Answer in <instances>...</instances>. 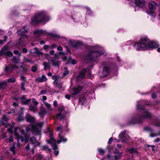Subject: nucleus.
I'll list each match as a JSON object with an SVG mask.
<instances>
[{
  "label": "nucleus",
  "instance_id": "1",
  "mask_svg": "<svg viewBox=\"0 0 160 160\" xmlns=\"http://www.w3.org/2000/svg\"><path fill=\"white\" fill-rule=\"evenodd\" d=\"M134 46L138 50H147L155 48L158 47V45L153 41L149 42L146 38H142L138 43H134Z\"/></svg>",
  "mask_w": 160,
  "mask_h": 160
},
{
  "label": "nucleus",
  "instance_id": "2",
  "mask_svg": "<svg viewBox=\"0 0 160 160\" xmlns=\"http://www.w3.org/2000/svg\"><path fill=\"white\" fill-rule=\"evenodd\" d=\"M51 19L50 17L44 11L39 12L36 14L32 18V24H36L40 22L45 24Z\"/></svg>",
  "mask_w": 160,
  "mask_h": 160
},
{
  "label": "nucleus",
  "instance_id": "3",
  "mask_svg": "<svg viewBox=\"0 0 160 160\" xmlns=\"http://www.w3.org/2000/svg\"><path fill=\"white\" fill-rule=\"evenodd\" d=\"M105 52H101L98 50L90 52L87 57V58L92 61L95 60L98 57L104 54Z\"/></svg>",
  "mask_w": 160,
  "mask_h": 160
},
{
  "label": "nucleus",
  "instance_id": "4",
  "mask_svg": "<svg viewBox=\"0 0 160 160\" xmlns=\"http://www.w3.org/2000/svg\"><path fill=\"white\" fill-rule=\"evenodd\" d=\"M149 9L147 11L148 14L152 16H154L156 12V9L157 7V3L154 1L148 3Z\"/></svg>",
  "mask_w": 160,
  "mask_h": 160
},
{
  "label": "nucleus",
  "instance_id": "5",
  "mask_svg": "<svg viewBox=\"0 0 160 160\" xmlns=\"http://www.w3.org/2000/svg\"><path fill=\"white\" fill-rule=\"evenodd\" d=\"M26 27H25L21 29L18 30L17 32V33L20 36L19 43H21L24 39L27 40L28 39L27 36L26 35L28 31V29H26Z\"/></svg>",
  "mask_w": 160,
  "mask_h": 160
},
{
  "label": "nucleus",
  "instance_id": "6",
  "mask_svg": "<svg viewBox=\"0 0 160 160\" xmlns=\"http://www.w3.org/2000/svg\"><path fill=\"white\" fill-rule=\"evenodd\" d=\"M43 123L41 122L37 123L35 125H32V131L36 134H39L40 133L41 128Z\"/></svg>",
  "mask_w": 160,
  "mask_h": 160
},
{
  "label": "nucleus",
  "instance_id": "7",
  "mask_svg": "<svg viewBox=\"0 0 160 160\" xmlns=\"http://www.w3.org/2000/svg\"><path fill=\"white\" fill-rule=\"evenodd\" d=\"M126 132L124 131L121 133L119 137L122 142L124 143H127L130 139L129 137L126 134Z\"/></svg>",
  "mask_w": 160,
  "mask_h": 160
},
{
  "label": "nucleus",
  "instance_id": "8",
  "mask_svg": "<svg viewBox=\"0 0 160 160\" xmlns=\"http://www.w3.org/2000/svg\"><path fill=\"white\" fill-rule=\"evenodd\" d=\"M52 134L50 133V140H47V141L48 143L52 144V146L53 147V149L54 150H56L58 149L57 145L56 144H53L52 143H56V141L53 138V137H52Z\"/></svg>",
  "mask_w": 160,
  "mask_h": 160
},
{
  "label": "nucleus",
  "instance_id": "9",
  "mask_svg": "<svg viewBox=\"0 0 160 160\" xmlns=\"http://www.w3.org/2000/svg\"><path fill=\"white\" fill-rule=\"evenodd\" d=\"M83 88L82 87L80 86H77L74 87L73 89L70 92L71 94L72 95H74L79 93Z\"/></svg>",
  "mask_w": 160,
  "mask_h": 160
},
{
  "label": "nucleus",
  "instance_id": "10",
  "mask_svg": "<svg viewBox=\"0 0 160 160\" xmlns=\"http://www.w3.org/2000/svg\"><path fill=\"white\" fill-rule=\"evenodd\" d=\"M30 143L33 145V147H34L39 146L40 145V143L37 141L36 138L33 137H32L30 138Z\"/></svg>",
  "mask_w": 160,
  "mask_h": 160
},
{
  "label": "nucleus",
  "instance_id": "11",
  "mask_svg": "<svg viewBox=\"0 0 160 160\" xmlns=\"http://www.w3.org/2000/svg\"><path fill=\"white\" fill-rule=\"evenodd\" d=\"M5 55L8 57H12L13 54L10 51H8L4 48H3L0 52V55Z\"/></svg>",
  "mask_w": 160,
  "mask_h": 160
},
{
  "label": "nucleus",
  "instance_id": "12",
  "mask_svg": "<svg viewBox=\"0 0 160 160\" xmlns=\"http://www.w3.org/2000/svg\"><path fill=\"white\" fill-rule=\"evenodd\" d=\"M109 69L108 67H104L102 72V75L100 76L101 78H103L109 74Z\"/></svg>",
  "mask_w": 160,
  "mask_h": 160
},
{
  "label": "nucleus",
  "instance_id": "13",
  "mask_svg": "<svg viewBox=\"0 0 160 160\" xmlns=\"http://www.w3.org/2000/svg\"><path fill=\"white\" fill-rule=\"evenodd\" d=\"M136 7L137 6L139 7H142L145 5L144 0H134Z\"/></svg>",
  "mask_w": 160,
  "mask_h": 160
},
{
  "label": "nucleus",
  "instance_id": "14",
  "mask_svg": "<svg viewBox=\"0 0 160 160\" xmlns=\"http://www.w3.org/2000/svg\"><path fill=\"white\" fill-rule=\"evenodd\" d=\"M85 72L86 70L84 69H83L79 73V74L77 76L76 79L78 82L80 81L81 79L83 78L84 77Z\"/></svg>",
  "mask_w": 160,
  "mask_h": 160
},
{
  "label": "nucleus",
  "instance_id": "15",
  "mask_svg": "<svg viewBox=\"0 0 160 160\" xmlns=\"http://www.w3.org/2000/svg\"><path fill=\"white\" fill-rule=\"evenodd\" d=\"M47 80V78L44 75H42L41 77H38L35 78L36 81L40 82H46Z\"/></svg>",
  "mask_w": 160,
  "mask_h": 160
},
{
  "label": "nucleus",
  "instance_id": "16",
  "mask_svg": "<svg viewBox=\"0 0 160 160\" xmlns=\"http://www.w3.org/2000/svg\"><path fill=\"white\" fill-rule=\"evenodd\" d=\"M26 118L27 122H30L33 123L35 122L34 118L29 115H27L26 116Z\"/></svg>",
  "mask_w": 160,
  "mask_h": 160
},
{
  "label": "nucleus",
  "instance_id": "17",
  "mask_svg": "<svg viewBox=\"0 0 160 160\" xmlns=\"http://www.w3.org/2000/svg\"><path fill=\"white\" fill-rule=\"evenodd\" d=\"M151 114L147 111H145L143 113V115L141 117V119L148 118H151Z\"/></svg>",
  "mask_w": 160,
  "mask_h": 160
},
{
  "label": "nucleus",
  "instance_id": "18",
  "mask_svg": "<svg viewBox=\"0 0 160 160\" xmlns=\"http://www.w3.org/2000/svg\"><path fill=\"white\" fill-rule=\"evenodd\" d=\"M58 136L59 139L57 141V143L59 144L61 142H65L67 141V139L65 138L64 136H62V133H59Z\"/></svg>",
  "mask_w": 160,
  "mask_h": 160
},
{
  "label": "nucleus",
  "instance_id": "19",
  "mask_svg": "<svg viewBox=\"0 0 160 160\" xmlns=\"http://www.w3.org/2000/svg\"><path fill=\"white\" fill-rule=\"evenodd\" d=\"M31 101L30 99H26V97L25 96H22L21 98V102L25 104H28Z\"/></svg>",
  "mask_w": 160,
  "mask_h": 160
},
{
  "label": "nucleus",
  "instance_id": "20",
  "mask_svg": "<svg viewBox=\"0 0 160 160\" xmlns=\"http://www.w3.org/2000/svg\"><path fill=\"white\" fill-rule=\"evenodd\" d=\"M144 130L146 131L151 132V133L150 134V136L151 137H155L158 135V134H157V133H152V129H151V128H150L149 127H145L144 128Z\"/></svg>",
  "mask_w": 160,
  "mask_h": 160
},
{
  "label": "nucleus",
  "instance_id": "21",
  "mask_svg": "<svg viewBox=\"0 0 160 160\" xmlns=\"http://www.w3.org/2000/svg\"><path fill=\"white\" fill-rule=\"evenodd\" d=\"M122 156V153L121 152H118L117 153H115V156L114 158V160H117L119 159Z\"/></svg>",
  "mask_w": 160,
  "mask_h": 160
},
{
  "label": "nucleus",
  "instance_id": "22",
  "mask_svg": "<svg viewBox=\"0 0 160 160\" xmlns=\"http://www.w3.org/2000/svg\"><path fill=\"white\" fill-rule=\"evenodd\" d=\"M141 122L142 121L141 120H139V119H138L137 121H136V119L135 118H133L130 122V123L133 124L136 123H139Z\"/></svg>",
  "mask_w": 160,
  "mask_h": 160
},
{
  "label": "nucleus",
  "instance_id": "23",
  "mask_svg": "<svg viewBox=\"0 0 160 160\" xmlns=\"http://www.w3.org/2000/svg\"><path fill=\"white\" fill-rule=\"evenodd\" d=\"M63 112V111H62L61 113L57 114V117L58 119L61 120L64 117V114Z\"/></svg>",
  "mask_w": 160,
  "mask_h": 160
},
{
  "label": "nucleus",
  "instance_id": "24",
  "mask_svg": "<svg viewBox=\"0 0 160 160\" xmlns=\"http://www.w3.org/2000/svg\"><path fill=\"white\" fill-rule=\"evenodd\" d=\"M4 70L7 73H10L12 72V67L10 65L8 67L6 66L4 68Z\"/></svg>",
  "mask_w": 160,
  "mask_h": 160
},
{
  "label": "nucleus",
  "instance_id": "25",
  "mask_svg": "<svg viewBox=\"0 0 160 160\" xmlns=\"http://www.w3.org/2000/svg\"><path fill=\"white\" fill-rule=\"evenodd\" d=\"M14 134L15 136V137L16 138V139H17V140H18V139H19V135L17 133V131L18 130V128L17 127H15L14 128Z\"/></svg>",
  "mask_w": 160,
  "mask_h": 160
},
{
  "label": "nucleus",
  "instance_id": "26",
  "mask_svg": "<svg viewBox=\"0 0 160 160\" xmlns=\"http://www.w3.org/2000/svg\"><path fill=\"white\" fill-rule=\"evenodd\" d=\"M43 65L44 67V70H45L50 68V64L46 62H43Z\"/></svg>",
  "mask_w": 160,
  "mask_h": 160
},
{
  "label": "nucleus",
  "instance_id": "27",
  "mask_svg": "<svg viewBox=\"0 0 160 160\" xmlns=\"http://www.w3.org/2000/svg\"><path fill=\"white\" fill-rule=\"evenodd\" d=\"M51 62L53 65L55 66H58L60 64V62L58 60H52Z\"/></svg>",
  "mask_w": 160,
  "mask_h": 160
},
{
  "label": "nucleus",
  "instance_id": "28",
  "mask_svg": "<svg viewBox=\"0 0 160 160\" xmlns=\"http://www.w3.org/2000/svg\"><path fill=\"white\" fill-rule=\"evenodd\" d=\"M128 151L131 153H137V150L133 148L128 149Z\"/></svg>",
  "mask_w": 160,
  "mask_h": 160
},
{
  "label": "nucleus",
  "instance_id": "29",
  "mask_svg": "<svg viewBox=\"0 0 160 160\" xmlns=\"http://www.w3.org/2000/svg\"><path fill=\"white\" fill-rule=\"evenodd\" d=\"M44 104L48 109L49 110L51 109V105L50 104L46 102H44Z\"/></svg>",
  "mask_w": 160,
  "mask_h": 160
},
{
  "label": "nucleus",
  "instance_id": "30",
  "mask_svg": "<svg viewBox=\"0 0 160 160\" xmlns=\"http://www.w3.org/2000/svg\"><path fill=\"white\" fill-rule=\"evenodd\" d=\"M32 104H33L34 106H36L38 104V102L34 98H33L32 100Z\"/></svg>",
  "mask_w": 160,
  "mask_h": 160
},
{
  "label": "nucleus",
  "instance_id": "31",
  "mask_svg": "<svg viewBox=\"0 0 160 160\" xmlns=\"http://www.w3.org/2000/svg\"><path fill=\"white\" fill-rule=\"evenodd\" d=\"M29 109L31 111H34L36 110V106L30 105L29 106Z\"/></svg>",
  "mask_w": 160,
  "mask_h": 160
},
{
  "label": "nucleus",
  "instance_id": "32",
  "mask_svg": "<svg viewBox=\"0 0 160 160\" xmlns=\"http://www.w3.org/2000/svg\"><path fill=\"white\" fill-rule=\"evenodd\" d=\"M98 151L99 153L102 155L103 154L105 153V151L102 149L99 148L98 149Z\"/></svg>",
  "mask_w": 160,
  "mask_h": 160
},
{
  "label": "nucleus",
  "instance_id": "33",
  "mask_svg": "<svg viewBox=\"0 0 160 160\" xmlns=\"http://www.w3.org/2000/svg\"><path fill=\"white\" fill-rule=\"evenodd\" d=\"M43 31L42 30H36L34 32V34H40L43 33Z\"/></svg>",
  "mask_w": 160,
  "mask_h": 160
},
{
  "label": "nucleus",
  "instance_id": "34",
  "mask_svg": "<svg viewBox=\"0 0 160 160\" xmlns=\"http://www.w3.org/2000/svg\"><path fill=\"white\" fill-rule=\"evenodd\" d=\"M16 81V79L14 78H11L8 79V81L11 82H14Z\"/></svg>",
  "mask_w": 160,
  "mask_h": 160
},
{
  "label": "nucleus",
  "instance_id": "35",
  "mask_svg": "<svg viewBox=\"0 0 160 160\" xmlns=\"http://www.w3.org/2000/svg\"><path fill=\"white\" fill-rule=\"evenodd\" d=\"M42 149L44 150H47L48 151H50V148H49L46 145H44L42 146Z\"/></svg>",
  "mask_w": 160,
  "mask_h": 160
},
{
  "label": "nucleus",
  "instance_id": "36",
  "mask_svg": "<svg viewBox=\"0 0 160 160\" xmlns=\"http://www.w3.org/2000/svg\"><path fill=\"white\" fill-rule=\"evenodd\" d=\"M12 61L14 63H17L18 62V60L15 57L13 58Z\"/></svg>",
  "mask_w": 160,
  "mask_h": 160
},
{
  "label": "nucleus",
  "instance_id": "37",
  "mask_svg": "<svg viewBox=\"0 0 160 160\" xmlns=\"http://www.w3.org/2000/svg\"><path fill=\"white\" fill-rule=\"evenodd\" d=\"M58 78V77L57 76H53L52 77V78L55 80V81H54L53 83L54 84H56V83L57 82V81H56L57 78Z\"/></svg>",
  "mask_w": 160,
  "mask_h": 160
},
{
  "label": "nucleus",
  "instance_id": "38",
  "mask_svg": "<svg viewBox=\"0 0 160 160\" xmlns=\"http://www.w3.org/2000/svg\"><path fill=\"white\" fill-rule=\"evenodd\" d=\"M62 126H60L58 127L57 129V131L60 132L59 133H62Z\"/></svg>",
  "mask_w": 160,
  "mask_h": 160
},
{
  "label": "nucleus",
  "instance_id": "39",
  "mask_svg": "<svg viewBox=\"0 0 160 160\" xmlns=\"http://www.w3.org/2000/svg\"><path fill=\"white\" fill-rule=\"evenodd\" d=\"M55 84L57 85L56 87L59 89H61L62 88V84L61 83H57V82L56 83V84Z\"/></svg>",
  "mask_w": 160,
  "mask_h": 160
},
{
  "label": "nucleus",
  "instance_id": "40",
  "mask_svg": "<svg viewBox=\"0 0 160 160\" xmlns=\"http://www.w3.org/2000/svg\"><path fill=\"white\" fill-rule=\"evenodd\" d=\"M10 150L11 151L13 154L15 153V147L14 146H12V147L11 148H10Z\"/></svg>",
  "mask_w": 160,
  "mask_h": 160
},
{
  "label": "nucleus",
  "instance_id": "41",
  "mask_svg": "<svg viewBox=\"0 0 160 160\" xmlns=\"http://www.w3.org/2000/svg\"><path fill=\"white\" fill-rule=\"evenodd\" d=\"M108 151L109 152H111L113 149V147L112 146H108Z\"/></svg>",
  "mask_w": 160,
  "mask_h": 160
},
{
  "label": "nucleus",
  "instance_id": "42",
  "mask_svg": "<svg viewBox=\"0 0 160 160\" xmlns=\"http://www.w3.org/2000/svg\"><path fill=\"white\" fill-rule=\"evenodd\" d=\"M25 82H23L21 84V89L23 90H25V89L24 88Z\"/></svg>",
  "mask_w": 160,
  "mask_h": 160
},
{
  "label": "nucleus",
  "instance_id": "43",
  "mask_svg": "<svg viewBox=\"0 0 160 160\" xmlns=\"http://www.w3.org/2000/svg\"><path fill=\"white\" fill-rule=\"evenodd\" d=\"M31 70L33 72H35L37 70V69L36 67L33 66L32 67Z\"/></svg>",
  "mask_w": 160,
  "mask_h": 160
},
{
  "label": "nucleus",
  "instance_id": "44",
  "mask_svg": "<svg viewBox=\"0 0 160 160\" xmlns=\"http://www.w3.org/2000/svg\"><path fill=\"white\" fill-rule=\"evenodd\" d=\"M45 114V112L44 111H41L39 113V115L41 117H42Z\"/></svg>",
  "mask_w": 160,
  "mask_h": 160
},
{
  "label": "nucleus",
  "instance_id": "45",
  "mask_svg": "<svg viewBox=\"0 0 160 160\" xmlns=\"http://www.w3.org/2000/svg\"><path fill=\"white\" fill-rule=\"evenodd\" d=\"M43 49L46 50L47 49H50V46L48 45H45L43 46Z\"/></svg>",
  "mask_w": 160,
  "mask_h": 160
},
{
  "label": "nucleus",
  "instance_id": "46",
  "mask_svg": "<svg viewBox=\"0 0 160 160\" xmlns=\"http://www.w3.org/2000/svg\"><path fill=\"white\" fill-rule=\"evenodd\" d=\"M10 66H11V67H12V71L13 69H17L18 68V67L15 65H10Z\"/></svg>",
  "mask_w": 160,
  "mask_h": 160
},
{
  "label": "nucleus",
  "instance_id": "47",
  "mask_svg": "<svg viewBox=\"0 0 160 160\" xmlns=\"http://www.w3.org/2000/svg\"><path fill=\"white\" fill-rule=\"evenodd\" d=\"M2 120L3 121H5V122H7L8 121V118H7L5 116H4L2 118Z\"/></svg>",
  "mask_w": 160,
  "mask_h": 160
},
{
  "label": "nucleus",
  "instance_id": "48",
  "mask_svg": "<svg viewBox=\"0 0 160 160\" xmlns=\"http://www.w3.org/2000/svg\"><path fill=\"white\" fill-rule=\"evenodd\" d=\"M50 46V49H53L56 47V45L55 44H52Z\"/></svg>",
  "mask_w": 160,
  "mask_h": 160
},
{
  "label": "nucleus",
  "instance_id": "49",
  "mask_svg": "<svg viewBox=\"0 0 160 160\" xmlns=\"http://www.w3.org/2000/svg\"><path fill=\"white\" fill-rule=\"evenodd\" d=\"M5 39L4 40L2 41V40H0V44H3V43L6 40V39H7V38H8L7 37L5 36Z\"/></svg>",
  "mask_w": 160,
  "mask_h": 160
},
{
  "label": "nucleus",
  "instance_id": "50",
  "mask_svg": "<svg viewBox=\"0 0 160 160\" xmlns=\"http://www.w3.org/2000/svg\"><path fill=\"white\" fill-rule=\"evenodd\" d=\"M108 158L109 159H111V160H114V158H113L112 157H111V155H108L107 156Z\"/></svg>",
  "mask_w": 160,
  "mask_h": 160
},
{
  "label": "nucleus",
  "instance_id": "51",
  "mask_svg": "<svg viewBox=\"0 0 160 160\" xmlns=\"http://www.w3.org/2000/svg\"><path fill=\"white\" fill-rule=\"evenodd\" d=\"M47 93L46 90H42L40 93V94H46Z\"/></svg>",
  "mask_w": 160,
  "mask_h": 160
},
{
  "label": "nucleus",
  "instance_id": "52",
  "mask_svg": "<svg viewBox=\"0 0 160 160\" xmlns=\"http://www.w3.org/2000/svg\"><path fill=\"white\" fill-rule=\"evenodd\" d=\"M5 85L1 83H0V89H3L4 88Z\"/></svg>",
  "mask_w": 160,
  "mask_h": 160
},
{
  "label": "nucleus",
  "instance_id": "53",
  "mask_svg": "<svg viewBox=\"0 0 160 160\" xmlns=\"http://www.w3.org/2000/svg\"><path fill=\"white\" fill-rule=\"evenodd\" d=\"M34 50L35 51V52L33 53H36L37 52L39 51L38 49L37 48H34Z\"/></svg>",
  "mask_w": 160,
  "mask_h": 160
},
{
  "label": "nucleus",
  "instance_id": "54",
  "mask_svg": "<svg viewBox=\"0 0 160 160\" xmlns=\"http://www.w3.org/2000/svg\"><path fill=\"white\" fill-rule=\"evenodd\" d=\"M65 98H66L67 99H69H69H70L71 98L70 96V95L69 94H68L66 95L65 96Z\"/></svg>",
  "mask_w": 160,
  "mask_h": 160
},
{
  "label": "nucleus",
  "instance_id": "55",
  "mask_svg": "<svg viewBox=\"0 0 160 160\" xmlns=\"http://www.w3.org/2000/svg\"><path fill=\"white\" fill-rule=\"evenodd\" d=\"M57 50L60 51H61L62 50V48L61 46H59L57 48Z\"/></svg>",
  "mask_w": 160,
  "mask_h": 160
},
{
  "label": "nucleus",
  "instance_id": "56",
  "mask_svg": "<svg viewBox=\"0 0 160 160\" xmlns=\"http://www.w3.org/2000/svg\"><path fill=\"white\" fill-rule=\"evenodd\" d=\"M9 141L10 142H11L13 141V138L12 136H11L10 137L9 139Z\"/></svg>",
  "mask_w": 160,
  "mask_h": 160
},
{
  "label": "nucleus",
  "instance_id": "57",
  "mask_svg": "<svg viewBox=\"0 0 160 160\" xmlns=\"http://www.w3.org/2000/svg\"><path fill=\"white\" fill-rule=\"evenodd\" d=\"M113 140V138H110L108 140V143L109 144H110L112 142Z\"/></svg>",
  "mask_w": 160,
  "mask_h": 160
},
{
  "label": "nucleus",
  "instance_id": "58",
  "mask_svg": "<svg viewBox=\"0 0 160 160\" xmlns=\"http://www.w3.org/2000/svg\"><path fill=\"white\" fill-rule=\"evenodd\" d=\"M137 108L138 109H141L142 108H143L142 106L138 105H137Z\"/></svg>",
  "mask_w": 160,
  "mask_h": 160
},
{
  "label": "nucleus",
  "instance_id": "59",
  "mask_svg": "<svg viewBox=\"0 0 160 160\" xmlns=\"http://www.w3.org/2000/svg\"><path fill=\"white\" fill-rule=\"evenodd\" d=\"M21 79L22 80L25 81L26 78L24 76H22L21 77Z\"/></svg>",
  "mask_w": 160,
  "mask_h": 160
},
{
  "label": "nucleus",
  "instance_id": "60",
  "mask_svg": "<svg viewBox=\"0 0 160 160\" xmlns=\"http://www.w3.org/2000/svg\"><path fill=\"white\" fill-rule=\"evenodd\" d=\"M36 54L38 55H42L43 54V53L39 51L38 52H37Z\"/></svg>",
  "mask_w": 160,
  "mask_h": 160
},
{
  "label": "nucleus",
  "instance_id": "61",
  "mask_svg": "<svg viewBox=\"0 0 160 160\" xmlns=\"http://www.w3.org/2000/svg\"><path fill=\"white\" fill-rule=\"evenodd\" d=\"M18 119L19 121H21L23 120V118L21 117L20 116L18 117Z\"/></svg>",
  "mask_w": 160,
  "mask_h": 160
},
{
  "label": "nucleus",
  "instance_id": "62",
  "mask_svg": "<svg viewBox=\"0 0 160 160\" xmlns=\"http://www.w3.org/2000/svg\"><path fill=\"white\" fill-rule=\"evenodd\" d=\"M72 63L73 64L75 65L77 63L76 61L74 59H72Z\"/></svg>",
  "mask_w": 160,
  "mask_h": 160
},
{
  "label": "nucleus",
  "instance_id": "63",
  "mask_svg": "<svg viewBox=\"0 0 160 160\" xmlns=\"http://www.w3.org/2000/svg\"><path fill=\"white\" fill-rule=\"evenodd\" d=\"M8 131L10 133H12L13 132L11 128H8Z\"/></svg>",
  "mask_w": 160,
  "mask_h": 160
},
{
  "label": "nucleus",
  "instance_id": "64",
  "mask_svg": "<svg viewBox=\"0 0 160 160\" xmlns=\"http://www.w3.org/2000/svg\"><path fill=\"white\" fill-rule=\"evenodd\" d=\"M49 53L51 55H53L54 54V51L53 50H52L50 51Z\"/></svg>",
  "mask_w": 160,
  "mask_h": 160
}]
</instances>
